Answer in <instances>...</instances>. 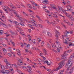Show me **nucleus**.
<instances>
[{
  "label": "nucleus",
  "instance_id": "nucleus-1",
  "mask_svg": "<svg viewBox=\"0 0 74 74\" xmlns=\"http://www.w3.org/2000/svg\"><path fill=\"white\" fill-rule=\"evenodd\" d=\"M65 61V59H64L62 60L60 63L58 64L59 65V66L57 68H56L54 71H58L60 69L64 64V62Z\"/></svg>",
  "mask_w": 74,
  "mask_h": 74
},
{
  "label": "nucleus",
  "instance_id": "nucleus-2",
  "mask_svg": "<svg viewBox=\"0 0 74 74\" xmlns=\"http://www.w3.org/2000/svg\"><path fill=\"white\" fill-rule=\"evenodd\" d=\"M72 60H68V63L67 65V67L68 68H70L71 67H72L73 66V62H72Z\"/></svg>",
  "mask_w": 74,
  "mask_h": 74
},
{
  "label": "nucleus",
  "instance_id": "nucleus-3",
  "mask_svg": "<svg viewBox=\"0 0 74 74\" xmlns=\"http://www.w3.org/2000/svg\"><path fill=\"white\" fill-rule=\"evenodd\" d=\"M27 68L28 69L27 70L29 74H32V71H31V70H32V68H31L30 66H27Z\"/></svg>",
  "mask_w": 74,
  "mask_h": 74
},
{
  "label": "nucleus",
  "instance_id": "nucleus-4",
  "mask_svg": "<svg viewBox=\"0 0 74 74\" xmlns=\"http://www.w3.org/2000/svg\"><path fill=\"white\" fill-rule=\"evenodd\" d=\"M1 25H2V26H3V27H4L5 28H6V29H8V27L7 25L4 24L3 23L1 22L0 21V26Z\"/></svg>",
  "mask_w": 74,
  "mask_h": 74
},
{
  "label": "nucleus",
  "instance_id": "nucleus-5",
  "mask_svg": "<svg viewBox=\"0 0 74 74\" xmlns=\"http://www.w3.org/2000/svg\"><path fill=\"white\" fill-rule=\"evenodd\" d=\"M67 33L68 34L70 33V32L68 31H66L64 32L65 36L66 37H68V36L67 35Z\"/></svg>",
  "mask_w": 74,
  "mask_h": 74
},
{
  "label": "nucleus",
  "instance_id": "nucleus-6",
  "mask_svg": "<svg viewBox=\"0 0 74 74\" xmlns=\"http://www.w3.org/2000/svg\"><path fill=\"white\" fill-rule=\"evenodd\" d=\"M69 40V38H66L65 40V42H64V43L65 44H67V45L68 44V40Z\"/></svg>",
  "mask_w": 74,
  "mask_h": 74
},
{
  "label": "nucleus",
  "instance_id": "nucleus-7",
  "mask_svg": "<svg viewBox=\"0 0 74 74\" xmlns=\"http://www.w3.org/2000/svg\"><path fill=\"white\" fill-rule=\"evenodd\" d=\"M32 23V26H34L35 27H37V25L35 23H34L33 21H31Z\"/></svg>",
  "mask_w": 74,
  "mask_h": 74
},
{
  "label": "nucleus",
  "instance_id": "nucleus-8",
  "mask_svg": "<svg viewBox=\"0 0 74 74\" xmlns=\"http://www.w3.org/2000/svg\"><path fill=\"white\" fill-rule=\"evenodd\" d=\"M3 53L5 54H6V53H7V51L5 49L3 48Z\"/></svg>",
  "mask_w": 74,
  "mask_h": 74
},
{
  "label": "nucleus",
  "instance_id": "nucleus-9",
  "mask_svg": "<svg viewBox=\"0 0 74 74\" xmlns=\"http://www.w3.org/2000/svg\"><path fill=\"white\" fill-rule=\"evenodd\" d=\"M47 2H48V0H44L42 2V3L44 4H47Z\"/></svg>",
  "mask_w": 74,
  "mask_h": 74
},
{
  "label": "nucleus",
  "instance_id": "nucleus-10",
  "mask_svg": "<svg viewBox=\"0 0 74 74\" xmlns=\"http://www.w3.org/2000/svg\"><path fill=\"white\" fill-rule=\"evenodd\" d=\"M6 7L7 8L8 11H9V12H11L12 11V8H10L9 7H8L7 6H6Z\"/></svg>",
  "mask_w": 74,
  "mask_h": 74
},
{
  "label": "nucleus",
  "instance_id": "nucleus-11",
  "mask_svg": "<svg viewBox=\"0 0 74 74\" xmlns=\"http://www.w3.org/2000/svg\"><path fill=\"white\" fill-rule=\"evenodd\" d=\"M66 55H64V54L62 56V58H61L62 60L65 59V58H66Z\"/></svg>",
  "mask_w": 74,
  "mask_h": 74
},
{
  "label": "nucleus",
  "instance_id": "nucleus-12",
  "mask_svg": "<svg viewBox=\"0 0 74 74\" xmlns=\"http://www.w3.org/2000/svg\"><path fill=\"white\" fill-rule=\"evenodd\" d=\"M47 35L49 37H51L52 36V34L49 32H47Z\"/></svg>",
  "mask_w": 74,
  "mask_h": 74
},
{
  "label": "nucleus",
  "instance_id": "nucleus-13",
  "mask_svg": "<svg viewBox=\"0 0 74 74\" xmlns=\"http://www.w3.org/2000/svg\"><path fill=\"white\" fill-rule=\"evenodd\" d=\"M18 18L19 19L20 21L22 23H23V22L22 21V18L21 17H18Z\"/></svg>",
  "mask_w": 74,
  "mask_h": 74
},
{
  "label": "nucleus",
  "instance_id": "nucleus-14",
  "mask_svg": "<svg viewBox=\"0 0 74 74\" xmlns=\"http://www.w3.org/2000/svg\"><path fill=\"white\" fill-rule=\"evenodd\" d=\"M73 52V50L72 49L69 50L67 51V53H70V52Z\"/></svg>",
  "mask_w": 74,
  "mask_h": 74
},
{
  "label": "nucleus",
  "instance_id": "nucleus-15",
  "mask_svg": "<svg viewBox=\"0 0 74 74\" xmlns=\"http://www.w3.org/2000/svg\"><path fill=\"white\" fill-rule=\"evenodd\" d=\"M73 71V69H71L70 70V71L69 73H68V74H71V73H72Z\"/></svg>",
  "mask_w": 74,
  "mask_h": 74
},
{
  "label": "nucleus",
  "instance_id": "nucleus-16",
  "mask_svg": "<svg viewBox=\"0 0 74 74\" xmlns=\"http://www.w3.org/2000/svg\"><path fill=\"white\" fill-rule=\"evenodd\" d=\"M0 73H2L3 74H8L7 73H5V72L4 71L2 70L0 71Z\"/></svg>",
  "mask_w": 74,
  "mask_h": 74
},
{
  "label": "nucleus",
  "instance_id": "nucleus-17",
  "mask_svg": "<svg viewBox=\"0 0 74 74\" xmlns=\"http://www.w3.org/2000/svg\"><path fill=\"white\" fill-rule=\"evenodd\" d=\"M5 73H6V74H8V73H10V71H9L7 70H5V72H4Z\"/></svg>",
  "mask_w": 74,
  "mask_h": 74
},
{
  "label": "nucleus",
  "instance_id": "nucleus-18",
  "mask_svg": "<svg viewBox=\"0 0 74 74\" xmlns=\"http://www.w3.org/2000/svg\"><path fill=\"white\" fill-rule=\"evenodd\" d=\"M27 36L29 38V41H30V40H32V39H31V38H30L31 36H30V35H28Z\"/></svg>",
  "mask_w": 74,
  "mask_h": 74
},
{
  "label": "nucleus",
  "instance_id": "nucleus-19",
  "mask_svg": "<svg viewBox=\"0 0 74 74\" xmlns=\"http://www.w3.org/2000/svg\"><path fill=\"white\" fill-rule=\"evenodd\" d=\"M51 23L52 25H54V24L56 25V22L53 21V22H51Z\"/></svg>",
  "mask_w": 74,
  "mask_h": 74
},
{
  "label": "nucleus",
  "instance_id": "nucleus-20",
  "mask_svg": "<svg viewBox=\"0 0 74 74\" xmlns=\"http://www.w3.org/2000/svg\"><path fill=\"white\" fill-rule=\"evenodd\" d=\"M3 3L4 2L2 0L0 1V5H2V4H3Z\"/></svg>",
  "mask_w": 74,
  "mask_h": 74
},
{
  "label": "nucleus",
  "instance_id": "nucleus-21",
  "mask_svg": "<svg viewBox=\"0 0 74 74\" xmlns=\"http://www.w3.org/2000/svg\"><path fill=\"white\" fill-rule=\"evenodd\" d=\"M10 6L12 7V8H16L12 4L10 5Z\"/></svg>",
  "mask_w": 74,
  "mask_h": 74
},
{
  "label": "nucleus",
  "instance_id": "nucleus-22",
  "mask_svg": "<svg viewBox=\"0 0 74 74\" xmlns=\"http://www.w3.org/2000/svg\"><path fill=\"white\" fill-rule=\"evenodd\" d=\"M45 11L46 12H47V13H49V11L46 9H45Z\"/></svg>",
  "mask_w": 74,
  "mask_h": 74
},
{
  "label": "nucleus",
  "instance_id": "nucleus-23",
  "mask_svg": "<svg viewBox=\"0 0 74 74\" xmlns=\"http://www.w3.org/2000/svg\"><path fill=\"white\" fill-rule=\"evenodd\" d=\"M14 22L16 25H19V24L16 21H15Z\"/></svg>",
  "mask_w": 74,
  "mask_h": 74
},
{
  "label": "nucleus",
  "instance_id": "nucleus-24",
  "mask_svg": "<svg viewBox=\"0 0 74 74\" xmlns=\"http://www.w3.org/2000/svg\"><path fill=\"white\" fill-rule=\"evenodd\" d=\"M66 11H69L71 12L72 11H73V9H69L68 10H66Z\"/></svg>",
  "mask_w": 74,
  "mask_h": 74
},
{
  "label": "nucleus",
  "instance_id": "nucleus-25",
  "mask_svg": "<svg viewBox=\"0 0 74 74\" xmlns=\"http://www.w3.org/2000/svg\"><path fill=\"white\" fill-rule=\"evenodd\" d=\"M3 31L1 30L0 31V33H1V35L3 34Z\"/></svg>",
  "mask_w": 74,
  "mask_h": 74
},
{
  "label": "nucleus",
  "instance_id": "nucleus-26",
  "mask_svg": "<svg viewBox=\"0 0 74 74\" xmlns=\"http://www.w3.org/2000/svg\"><path fill=\"white\" fill-rule=\"evenodd\" d=\"M37 40L39 42H40L41 41V38H37Z\"/></svg>",
  "mask_w": 74,
  "mask_h": 74
},
{
  "label": "nucleus",
  "instance_id": "nucleus-27",
  "mask_svg": "<svg viewBox=\"0 0 74 74\" xmlns=\"http://www.w3.org/2000/svg\"><path fill=\"white\" fill-rule=\"evenodd\" d=\"M70 19L72 21H73L74 20V18H73V17L71 16V17H70Z\"/></svg>",
  "mask_w": 74,
  "mask_h": 74
},
{
  "label": "nucleus",
  "instance_id": "nucleus-28",
  "mask_svg": "<svg viewBox=\"0 0 74 74\" xmlns=\"http://www.w3.org/2000/svg\"><path fill=\"white\" fill-rule=\"evenodd\" d=\"M9 62H7L6 63V66H10V64Z\"/></svg>",
  "mask_w": 74,
  "mask_h": 74
},
{
  "label": "nucleus",
  "instance_id": "nucleus-29",
  "mask_svg": "<svg viewBox=\"0 0 74 74\" xmlns=\"http://www.w3.org/2000/svg\"><path fill=\"white\" fill-rule=\"evenodd\" d=\"M17 71L19 74H21V71H18V70L17 69Z\"/></svg>",
  "mask_w": 74,
  "mask_h": 74
},
{
  "label": "nucleus",
  "instance_id": "nucleus-30",
  "mask_svg": "<svg viewBox=\"0 0 74 74\" xmlns=\"http://www.w3.org/2000/svg\"><path fill=\"white\" fill-rule=\"evenodd\" d=\"M47 46L49 49H51V46L50 45L48 44L47 45Z\"/></svg>",
  "mask_w": 74,
  "mask_h": 74
},
{
  "label": "nucleus",
  "instance_id": "nucleus-31",
  "mask_svg": "<svg viewBox=\"0 0 74 74\" xmlns=\"http://www.w3.org/2000/svg\"><path fill=\"white\" fill-rule=\"evenodd\" d=\"M8 55L10 57H11L12 56V55L10 53H8Z\"/></svg>",
  "mask_w": 74,
  "mask_h": 74
},
{
  "label": "nucleus",
  "instance_id": "nucleus-32",
  "mask_svg": "<svg viewBox=\"0 0 74 74\" xmlns=\"http://www.w3.org/2000/svg\"><path fill=\"white\" fill-rule=\"evenodd\" d=\"M44 64H45V63H46L47 64L48 63V61H47V60H46L44 62Z\"/></svg>",
  "mask_w": 74,
  "mask_h": 74
},
{
  "label": "nucleus",
  "instance_id": "nucleus-33",
  "mask_svg": "<svg viewBox=\"0 0 74 74\" xmlns=\"http://www.w3.org/2000/svg\"><path fill=\"white\" fill-rule=\"evenodd\" d=\"M10 33H12V34H13V35H14V34H15V33H14V32H13L12 31H10Z\"/></svg>",
  "mask_w": 74,
  "mask_h": 74
},
{
  "label": "nucleus",
  "instance_id": "nucleus-34",
  "mask_svg": "<svg viewBox=\"0 0 74 74\" xmlns=\"http://www.w3.org/2000/svg\"><path fill=\"white\" fill-rule=\"evenodd\" d=\"M27 7H29V8H31V5H30V4H28L27 5Z\"/></svg>",
  "mask_w": 74,
  "mask_h": 74
},
{
  "label": "nucleus",
  "instance_id": "nucleus-35",
  "mask_svg": "<svg viewBox=\"0 0 74 74\" xmlns=\"http://www.w3.org/2000/svg\"><path fill=\"white\" fill-rule=\"evenodd\" d=\"M34 49H35V50H36V51H38V50H39V49H38V48H36L35 47H34Z\"/></svg>",
  "mask_w": 74,
  "mask_h": 74
},
{
  "label": "nucleus",
  "instance_id": "nucleus-36",
  "mask_svg": "<svg viewBox=\"0 0 74 74\" xmlns=\"http://www.w3.org/2000/svg\"><path fill=\"white\" fill-rule=\"evenodd\" d=\"M22 69H23V70H25V69H27L26 67H25V66H22Z\"/></svg>",
  "mask_w": 74,
  "mask_h": 74
},
{
  "label": "nucleus",
  "instance_id": "nucleus-37",
  "mask_svg": "<svg viewBox=\"0 0 74 74\" xmlns=\"http://www.w3.org/2000/svg\"><path fill=\"white\" fill-rule=\"evenodd\" d=\"M20 25H21L22 26H25V25L23 24H22L21 23H20Z\"/></svg>",
  "mask_w": 74,
  "mask_h": 74
},
{
  "label": "nucleus",
  "instance_id": "nucleus-38",
  "mask_svg": "<svg viewBox=\"0 0 74 74\" xmlns=\"http://www.w3.org/2000/svg\"><path fill=\"white\" fill-rule=\"evenodd\" d=\"M32 4H33L35 5V6H37V4H36V3H32Z\"/></svg>",
  "mask_w": 74,
  "mask_h": 74
},
{
  "label": "nucleus",
  "instance_id": "nucleus-39",
  "mask_svg": "<svg viewBox=\"0 0 74 74\" xmlns=\"http://www.w3.org/2000/svg\"><path fill=\"white\" fill-rule=\"evenodd\" d=\"M56 37L57 38V39L58 40V35L56 34Z\"/></svg>",
  "mask_w": 74,
  "mask_h": 74
},
{
  "label": "nucleus",
  "instance_id": "nucleus-40",
  "mask_svg": "<svg viewBox=\"0 0 74 74\" xmlns=\"http://www.w3.org/2000/svg\"><path fill=\"white\" fill-rule=\"evenodd\" d=\"M36 41L35 40H34L32 41L34 43V44H35L36 43Z\"/></svg>",
  "mask_w": 74,
  "mask_h": 74
},
{
  "label": "nucleus",
  "instance_id": "nucleus-41",
  "mask_svg": "<svg viewBox=\"0 0 74 74\" xmlns=\"http://www.w3.org/2000/svg\"><path fill=\"white\" fill-rule=\"evenodd\" d=\"M5 12H6V13H7V14L9 12L8 11H7V9L5 10Z\"/></svg>",
  "mask_w": 74,
  "mask_h": 74
},
{
  "label": "nucleus",
  "instance_id": "nucleus-42",
  "mask_svg": "<svg viewBox=\"0 0 74 74\" xmlns=\"http://www.w3.org/2000/svg\"><path fill=\"white\" fill-rule=\"evenodd\" d=\"M3 38H0V41H3Z\"/></svg>",
  "mask_w": 74,
  "mask_h": 74
},
{
  "label": "nucleus",
  "instance_id": "nucleus-43",
  "mask_svg": "<svg viewBox=\"0 0 74 74\" xmlns=\"http://www.w3.org/2000/svg\"><path fill=\"white\" fill-rule=\"evenodd\" d=\"M62 11L63 13H64V12H66V10H64V9H63L62 10Z\"/></svg>",
  "mask_w": 74,
  "mask_h": 74
},
{
  "label": "nucleus",
  "instance_id": "nucleus-44",
  "mask_svg": "<svg viewBox=\"0 0 74 74\" xmlns=\"http://www.w3.org/2000/svg\"><path fill=\"white\" fill-rule=\"evenodd\" d=\"M47 32V31H42V33H45Z\"/></svg>",
  "mask_w": 74,
  "mask_h": 74
},
{
  "label": "nucleus",
  "instance_id": "nucleus-45",
  "mask_svg": "<svg viewBox=\"0 0 74 74\" xmlns=\"http://www.w3.org/2000/svg\"><path fill=\"white\" fill-rule=\"evenodd\" d=\"M50 5H51V7H52L53 8V7H54V5H53V4H51Z\"/></svg>",
  "mask_w": 74,
  "mask_h": 74
},
{
  "label": "nucleus",
  "instance_id": "nucleus-46",
  "mask_svg": "<svg viewBox=\"0 0 74 74\" xmlns=\"http://www.w3.org/2000/svg\"><path fill=\"white\" fill-rule=\"evenodd\" d=\"M18 61L19 62H20V63H22V61H21V60H18Z\"/></svg>",
  "mask_w": 74,
  "mask_h": 74
},
{
  "label": "nucleus",
  "instance_id": "nucleus-47",
  "mask_svg": "<svg viewBox=\"0 0 74 74\" xmlns=\"http://www.w3.org/2000/svg\"><path fill=\"white\" fill-rule=\"evenodd\" d=\"M17 54L18 55H19V56H21V53H20V52H18V53Z\"/></svg>",
  "mask_w": 74,
  "mask_h": 74
},
{
  "label": "nucleus",
  "instance_id": "nucleus-48",
  "mask_svg": "<svg viewBox=\"0 0 74 74\" xmlns=\"http://www.w3.org/2000/svg\"><path fill=\"white\" fill-rule=\"evenodd\" d=\"M47 71H49V72H50L51 71V69H47L46 70Z\"/></svg>",
  "mask_w": 74,
  "mask_h": 74
},
{
  "label": "nucleus",
  "instance_id": "nucleus-49",
  "mask_svg": "<svg viewBox=\"0 0 74 74\" xmlns=\"http://www.w3.org/2000/svg\"><path fill=\"white\" fill-rule=\"evenodd\" d=\"M28 26L29 27H32V25L30 24H28Z\"/></svg>",
  "mask_w": 74,
  "mask_h": 74
},
{
  "label": "nucleus",
  "instance_id": "nucleus-50",
  "mask_svg": "<svg viewBox=\"0 0 74 74\" xmlns=\"http://www.w3.org/2000/svg\"><path fill=\"white\" fill-rule=\"evenodd\" d=\"M52 8H53V9H55V10H56V8L55 6H53Z\"/></svg>",
  "mask_w": 74,
  "mask_h": 74
},
{
  "label": "nucleus",
  "instance_id": "nucleus-51",
  "mask_svg": "<svg viewBox=\"0 0 74 74\" xmlns=\"http://www.w3.org/2000/svg\"><path fill=\"white\" fill-rule=\"evenodd\" d=\"M52 51H53L54 52H56V50H55L52 49Z\"/></svg>",
  "mask_w": 74,
  "mask_h": 74
},
{
  "label": "nucleus",
  "instance_id": "nucleus-52",
  "mask_svg": "<svg viewBox=\"0 0 74 74\" xmlns=\"http://www.w3.org/2000/svg\"><path fill=\"white\" fill-rule=\"evenodd\" d=\"M47 21V23L48 24H49H49H51V23L49 22L48 21Z\"/></svg>",
  "mask_w": 74,
  "mask_h": 74
},
{
  "label": "nucleus",
  "instance_id": "nucleus-53",
  "mask_svg": "<svg viewBox=\"0 0 74 74\" xmlns=\"http://www.w3.org/2000/svg\"><path fill=\"white\" fill-rule=\"evenodd\" d=\"M4 60H5V63H7L8 62V61H7V59H6Z\"/></svg>",
  "mask_w": 74,
  "mask_h": 74
},
{
  "label": "nucleus",
  "instance_id": "nucleus-54",
  "mask_svg": "<svg viewBox=\"0 0 74 74\" xmlns=\"http://www.w3.org/2000/svg\"><path fill=\"white\" fill-rule=\"evenodd\" d=\"M12 44L13 46H15V43H14V42H12Z\"/></svg>",
  "mask_w": 74,
  "mask_h": 74
},
{
  "label": "nucleus",
  "instance_id": "nucleus-55",
  "mask_svg": "<svg viewBox=\"0 0 74 74\" xmlns=\"http://www.w3.org/2000/svg\"><path fill=\"white\" fill-rule=\"evenodd\" d=\"M27 45L26 47H25L26 48V47H28L29 46H30V45L29 44H27Z\"/></svg>",
  "mask_w": 74,
  "mask_h": 74
},
{
  "label": "nucleus",
  "instance_id": "nucleus-56",
  "mask_svg": "<svg viewBox=\"0 0 74 74\" xmlns=\"http://www.w3.org/2000/svg\"><path fill=\"white\" fill-rule=\"evenodd\" d=\"M69 45V46H71H71H73V43L70 44Z\"/></svg>",
  "mask_w": 74,
  "mask_h": 74
},
{
  "label": "nucleus",
  "instance_id": "nucleus-57",
  "mask_svg": "<svg viewBox=\"0 0 74 74\" xmlns=\"http://www.w3.org/2000/svg\"><path fill=\"white\" fill-rule=\"evenodd\" d=\"M57 50L58 52H60V49H59L58 48H57Z\"/></svg>",
  "mask_w": 74,
  "mask_h": 74
},
{
  "label": "nucleus",
  "instance_id": "nucleus-58",
  "mask_svg": "<svg viewBox=\"0 0 74 74\" xmlns=\"http://www.w3.org/2000/svg\"><path fill=\"white\" fill-rule=\"evenodd\" d=\"M28 11H29V12H32L33 11L32 10H30V9H28Z\"/></svg>",
  "mask_w": 74,
  "mask_h": 74
},
{
  "label": "nucleus",
  "instance_id": "nucleus-59",
  "mask_svg": "<svg viewBox=\"0 0 74 74\" xmlns=\"http://www.w3.org/2000/svg\"><path fill=\"white\" fill-rule=\"evenodd\" d=\"M39 25V27H42V25H41L40 24H38Z\"/></svg>",
  "mask_w": 74,
  "mask_h": 74
},
{
  "label": "nucleus",
  "instance_id": "nucleus-60",
  "mask_svg": "<svg viewBox=\"0 0 74 74\" xmlns=\"http://www.w3.org/2000/svg\"><path fill=\"white\" fill-rule=\"evenodd\" d=\"M30 16H31V17H32V18H34V16H33V15H32L30 14Z\"/></svg>",
  "mask_w": 74,
  "mask_h": 74
},
{
  "label": "nucleus",
  "instance_id": "nucleus-61",
  "mask_svg": "<svg viewBox=\"0 0 74 74\" xmlns=\"http://www.w3.org/2000/svg\"><path fill=\"white\" fill-rule=\"evenodd\" d=\"M25 52H28V51H27V49H25Z\"/></svg>",
  "mask_w": 74,
  "mask_h": 74
},
{
  "label": "nucleus",
  "instance_id": "nucleus-62",
  "mask_svg": "<svg viewBox=\"0 0 74 74\" xmlns=\"http://www.w3.org/2000/svg\"><path fill=\"white\" fill-rule=\"evenodd\" d=\"M21 47H23V44L21 43Z\"/></svg>",
  "mask_w": 74,
  "mask_h": 74
},
{
  "label": "nucleus",
  "instance_id": "nucleus-63",
  "mask_svg": "<svg viewBox=\"0 0 74 74\" xmlns=\"http://www.w3.org/2000/svg\"><path fill=\"white\" fill-rule=\"evenodd\" d=\"M1 69H3V68H4V66H2V65H1Z\"/></svg>",
  "mask_w": 74,
  "mask_h": 74
},
{
  "label": "nucleus",
  "instance_id": "nucleus-64",
  "mask_svg": "<svg viewBox=\"0 0 74 74\" xmlns=\"http://www.w3.org/2000/svg\"><path fill=\"white\" fill-rule=\"evenodd\" d=\"M8 51H10V52H11V50L10 49H8Z\"/></svg>",
  "mask_w": 74,
  "mask_h": 74
}]
</instances>
